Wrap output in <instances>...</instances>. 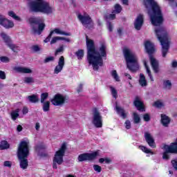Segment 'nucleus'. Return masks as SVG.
I'll list each match as a JSON object with an SVG mask.
<instances>
[{"label":"nucleus","mask_w":177,"mask_h":177,"mask_svg":"<svg viewBox=\"0 0 177 177\" xmlns=\"http://www.w3.org/2000/svg\"><path fill=\"white\" fill-rule=\"evenodd\" d=\"M86 42L87 46V62L89 66L93 67V69L96 71L99 70V67L103 66V57L107 56L106 53V45L102 44L99 50L95 46L93 40L86 37Z\"/></svg>","instance_id":"f257e3e1"},{"label":"nucleus","mask_w":177,"mask_h":177,"mask_svg":"<svg viewBox=\"0 0 177 177\" xmlns=\"http://www.w3.org/2000/svg\"><path fill=\"white\" fill-rule=\"evenodd\" d=\"M145 5L148 10L151 22L153 26L159 27L162 24V14L160 6L154 0H144Z\"/></svg>","instance_id":"f03ea898"},{"label":"nucleus","mask_w":177,"mask_h":177,"mask_svg":"<svg viewBox=\"0 0 177 177\" xmlns=\"http://www.w3.org/2000/svg\"><path fill=\"white\" fill-rule=\"evenodd\" d=\"M30 140L25 138L21 141L17 151V156L20 162V167L22 169H27L28 167V160L27 157L30 154Z\"/></svg>","instance_id":"7ed1b4c3"},{"label":"nucleus","mask_w":177,"mask_h":177,"mask_svg":"<svg viewBox=\"0 0 177 177\" xmlns=\"http://www.w3.org/2000/svg\"><path fill=\"white\" fill-rule=\"evenodd\" d=\"M28 5L32 12H40L46 15L55 12V8L45 0H28Z\"/></svg>","instance_id":"20e7f679"},{"label":"nucleus","mask_w":177,"mask_h":177,"mask_svg":"<svg viewBox=\"0 0 177 177\" xmlns=\"http://www.w3.org/2000/svg\"><path fill=\"white\" fill-rule=\"evenodd\" d=\"M155 34L162 46V56L165 57L168 50H169V40L168 39L167 30L165 28L159 26L155 29Z\"/></svg>","instance_id":"39448f33"},{"label":"nucleus","mask_w":177,"mask_h":177,"mask_svg":"<svg viewBox=\"0 0 177 177\" xmlns=\"http://www.w3.org/2000/svg\"><path fill=\"white\" fill-rule=\"evenodd\" d=\"M123 54L130 71H138L139 70V64H138V57H136L135 53L130 48L125 47L123 49Z\"/></svg>","instance_id":"423d86ee"},{"label":"nucleus","mask_w":177,"mask_h":177,"mask_svg":"<svg viewBox=\"0 0 177 177\" xmlns=\"http://www.w3.org/2000/svg\"><path fill=\"white\" fill-rule=\"evenodd\" d=\"M66 143L62 145L61 147L55 151L53 159V168L54 169H57V165H62L63 164V158L64 157V154L66 153Z\"/></svg>","instance_id":"0eeeda50"},{"label":"nucleus","mask_w":177,"mask_h":177,"mask_svg":"<svg viewBox=\"0 0 177 177\" xmlns=\"http://www.w3.org/2000/svg\"><path fill=\"white\" fill-rule=\"evenodd\" d=\"M28 23L31 24V26L39 24L38 29H35L33 28V31L36 34H38V35H41V32H42V31H44V29L45 28V24L44 23V19L41 18L30 17L28 19Z\"/></svg>","instance_id":"6e6552de"},{"label":"nucleus","mask_w":177,"mask_h":177,"mask_svg":"<svg viewBox=\"0 0 177 177\" xmlns=\"http://www.w3.org/2000/svg\"><path fill=\"white\" fill-rule=\"evenodd\" d=\"M165 152L163 153V160L169 159V153H177V140L175 142L171 143L170 145H165L163 147Z\"/></svg>","instance_id":"1a4fd4ad"},{"label":"nucleus","mask_w":177,"mask_h":177,"mask_svg":"<svg viewBox=\"0 0 177 177\" xmlns=\"http://www.w3.org/2000/svg\"><path fill=\"white\" fill-rule=\"evenodd\" d=\"M100 156V151H96L91 153H82L78 156V161L82 162V161H91V160H95L97 157Z\"/></svg>","instance_id":"9d476101"},{"label":"nucleus","mask_w":177,"mask_h":177,"mask_svg":"<svg viewBox=\"0 0 177 177\" xmlns=\"http://www.w3.org/2000/svg\"><path fill=\"white\" fill-rule=\"evenodd\" d=\"M66 100H67L66 95L58 93L53 96L50 102L53 106H63L66 103Z\"/></svg>","instance_id":"9b49d317"},{"label":"nucleus","mask_w":177,"mask_h":177,"mask_svg":"<svg viewBox=\"0 0 177 177\" xmlns=\"http://www.w3.org/2000/svg\"><path fill=\"white\" fill-rule=\"evenodd\" d=\"M103 120H102V115L99 111L95 109L93 113L92 124H94L95 128H102Z\"/></svg>","instance_id":"f8f14e48"},{"label":"nucleus","mask_w":177,"mask_h":177,"mask_svg":"<svg viewBox=\"0 0 177 177\" xmlns=\"http://www.w3.org/2000/svg\"><path fill=\"white\" fill-rule=\"evenodd\" d=\"M78 19L80 21H82L83 26H84L86 28H89L93 26V22H92V19H91V17H89V15H79Z\"/></svg>","instance_id":"ddd939ff"},{"label":"nucleus","mask_w":177,"mask_h":177,"mask_svg":"<svg viewBox=\"0 0 177 177\" xmlns=\"http://www.w3.org/2000/svg\"><path fill=\"white\" fill-rule=\"evenodd\" d=\"M0 24L5 28H12V27H15L13 21L5 18L3 15H0Z\"/></svg>","instance_id":"4468645a"},{"label":"nucleus","mask_w":177,"mask_h":177,"mask_svg":"<svg viewBox=\"0 0 177 177\" xmlns=\"http://www.w3.org/2000/svg\"><path fill=\"white\" fill-rule=\"evenodd\" d=\"M144 136L147 143L149 145V147H151V149H156V142L154 141V138H153L151 133L145 132Z\"/></svg>","instance_id":"2eb2a0df"},{"label":"nucleus","mask_w":177,"mask_h":177,"mask_svg":"<svg viewBox=\"0 0 177 177\" xmlns=\"http://www.w3.org/2000/svg\"><path fill=\"white\" fill-rule=\"evenodd\" d=\"M63 67H64V57L62 56L59 59L58 64L55 66L54 69V73L59 74V73H62Z\"/></svg>","instance_id":"dca6fc26"},{"label":"nucleus","mask_w":177,"mask_h":177,"mask_svg":"<svg viewBox=\"0 0 177 177\" xmlns=\"http://www.w3.org/2000/svg\"><path fill=\"white\" fill-rule=\"evenodd\" d=\"M14 70L17 73H21V74H32V73L31 68L24 66H16Z\"/></svg>","instance_id":"f3484780"},{"label":"nucleus","mask_w":177,"mask_h":177,"mask_svg":"<svg viewBox=\"0 0 177 177\" xmlns=\"http://www.w3.org/2000/svg\"><path fill=\"white\" fill-rule=\"evenodd\" d=\"M121 10H122V8H121V6H120V4L115 5V8L113 12V14L107 15L106 20H114V19H115V13H120Z\"/></svg>","instance_id":"a211bd4d"},{"label":"nucleus","mask_w":177,"mask_h":177,"mask_svg":"<svg viewBox=\"0 0 177 177\" xmlns=\"http://www.w3.org/2000/svg\"><path fill=\"white\" fill-rule=\"evenodd\" d=\"M145 48L147 53H148L149 55L154 53V51L156 50V49L154 48V44L150 41H147L145 42Z\"/></svg>","instance_id":"6ab92c4d"},{"label":"nucleus","mask_w":177,"mask_h":177,"mask_svg":"<svg viewBox=\"0 0 177 177\" xmlns=\"http://www.w3.org/2000/svg\"><path fill=\"white\" fill-rule=\"evenodd\" d=\"M142 26H143V15H139L136 19L134 26L136 30H139L140 28H142Z\"/></svg>","instance_id":"aec40b11"},{"label":"nucleus","mask_w":177,"mask_h":177,"mask_svg":"<svg viewBox=\"0 0 177 177\" xmlns=\"http://www.w3.org/2000/svg\"><path fill=\"white\" fill-rule=\"evenodd\" d=\"M51 34H57V35H66V37H70L71 33L65 32L64 30H62L60 28H56L50 31Z\"/></svg>","instance_id":"412c9836"},{"label":"nucleus","mask_w":177,"mask_h":177,"mask_svg":"<svg viewBox=\"0 0 177 177\" xmlns=\"http://www.w3.org/2000/svg\"><path fill=\"white\" fill-rule=\"evenodd\" d=\"M134 105L140 111H145V106L143 105V102L138 97H136L134 100Z\"/></svg>","instance_id":"4be33fe9"},{"label":"nucleus","mask_w":177,"mask_h":177,"mask_svg":"<svg viewBox=\"0 0 177 177\" xmlns=\"http://www.w3.org/2000/svg\"><path fill=\"white\" fill-rule=\"evenodd\" d=\"M150 60L154 73H158V71H160V69L158 68V61L152 56L150 57Z\"/></svg>","instance_id":"5701e85b"},{"label":"nucleus","mask_w":177,"mask_h":177,"mask_svg":"<svg viewBox=\"0 0 177 177\" xmlns=\"http://www.w3.org/2000/svg\"><path fill=\"white\" fill-rule=\"evenodd\" d=\"M160 121L163 127H168V125H169V123L171 122V118L167 116V115L162 114Z\"/></svg>","instance_id":"b1692460"},{"label":"nucleus","mask_w":177,"mask_h":177,"mask_svg":"<svg viewBox=\"0 0 177 177\" xmlns=\"http://www.w3.org/2000/svg\"><path fill=\"white\" fill-rule=\"evenodd\" d=\"M2 39H3L4 42H6V45L8 46L9 44L12 42V39H10V37L8 35V34L5 33V32H2L0 34Z\"/></svg>","instance_id":"393cba45"},{"label":"nucleus","mask_w":177,"mask_h":177,"mask_svg":"<svg viewBox=\"0 0 177 177\" xmlns=\"http://www.w3.org/2000/svg\"><path fill=\"white\" fill-rule=\"evenodd\" d=\"M115 109H116L118 114L119 115H120V117H122L123 118H127V113L124 110V109L116 105Z\"/></svg>","instance_id":"a878e982"},{"label":"nucleus","mask_w":177,"mask_h":177,"mask_svg":"<svg viewBox=\"0 0 177 177\" xmlns=\"http://www.w3.org/2000/svg\"><path fill=\"white\" fill-rule=\"evenodd\" d=\"M19 113H20V109H17L11 112V118L13 121H16L19 117L20 118V114Z\"/></svg>","instance_id":"bb28decb"},{"label":"nucleus","mask_w":177,"mask_h":177,"mask_svg":"<svg viewBox=\"0 0 177 177\" xmlns=\"http://www.w3.org/2000/svg\"><path fill=\"white\" fill-rule=\"evenodd\" d=\"M42 103V109L44 113H48L50 110V102L46 101L45 102Z\"/></svg>","instance_id":"cd10ccee"},{"label":"nucleus","mask_w":177,"mask_h":177,"mask_svg":"<svg viewBox=\"0 0 177 177\" xmlns=\"http://www.w3.org/2000/svg\"><path fill=\"white\" fill-rule=\"evenodd\" d=\"M111 75L113 80L115 81L116 82H120L121 81V78L120 77V75H118V73H117V71L113 70L111 72Z\"/></svg>","instance_id":"c85d7f7f"},{"label":"nucleus","mask_w":177,"mask_h":177,"mask_svg":"<svg viewBox=\"0 0 177 177\" xmlns=\"http://www.w3.org/2000/svg\"><path fill=\"white\" fill-rule=\"evenodd\" d=\"M139 84L141 86H147V81H146V77H145V75L142 73L140 74Z\"/></svg>","instance_id":"c756f323"},{"label":"nucleus","mask_w":177,"mask_h":177,"mask_svg":"<svg viewBox=\"0 0 177 177\" xmlns=\"http://www.w3.org/2000/svg\"><path fill=\"white\" fill-rule=\"evenodd\" d=\"M10 146L8 141L3 140L0 142V150H6V149H9Z\"/></svg>","instance_id":"7c9ffc66"},{"label":"nucleus","mask_w":177,"mask_h":177,"mask_svg":"<svg viewBox=\"0 0 177 177\" xmlns=\"http://www.w3.org/2000/svg\"><path fill=\"white\" fill-rule=\"evenodd\" d=\"M28 100L30 103H37L39 102V99L38 98V95H32L28 96Z\"/></svg>","instance_id":"2f4dec72"},{"label":"nucleus","mask_w":177,"mask_h":177,"mask_svg":"<svg viewBox=\"0 0 177 177\" xmlns=\"http://www.w3.org/2000/svg\"><path fill=\"white\" fill-rule=\"evenodd\" d=\"M153 106L157 109H162V107H165V104L161 100H158L153 103Z\"/></svg>","instance_id":"473e14b6"},{"label":"nucleus","mask_w":177,"mask_h":177,"mask_svg":"<svg viewBox=\"0 0 177 177\" xmlns=\"http://www.w3.org/2000/svg\"><path fill=\"white\" fill-rule=\"evenodd\" d=\"M7 46L11 48L12 50L15 53H17L19 52V50H20V47L16 46L15 44H13L12 41L10 42V44H8Z\"/></svg>","instance_id":"72a5a7b5"},{"label":"nucleus","mask_w":177,"mask_h":177,"mask_svg":"<svg viewBox=\"0 0 177 177\" xmlns=\"http://www.w3.org/2000/svg\"><path fill=\"white\" fill-rule=\"evenodd\" d=\"M163 88L165 89H171L172 88V83H171V81L168 80H164Z\"/></svg>","instance_id":"f704fd0d"},{"label":"nucleus","mask_w":177,"mask_h":177,"mask_svg":"<svg viewBox=\"0 0 177 177\" xmlns=\"http://www.w3.org/2000/svg\"><path fill=\"white\" fill-rule=\"evenodd\" d=\"M139 149L142 150V151H143L144 153H146L147 154H151V155L154 154V153L151 151V149H148L145 146H140Z\"/></svg>","instance_id":"c9c22d12"},{"label":"nucleus","mask_w":177,"mask_h":177,"mask_svg":"<svg viewBox=\"0 0 177 177\" xmlns=\"http://www.w3.org/2000/svg\"><path fill=\"white\" fill-rule=\"evenodd\" d=\"M8 16L12 17L14 20H17V21H21V19H20V17L16 15V14L13 11L8 12Z\"/></svg>","instance_id":"e433bc0d"},{"label":"nucleus","mask_w":177,"mask_h":177,"mask_svg":"<svg viewBox=\"0 0 177 177\" xmlns=\"http://www.w3.org/2000/svg\"><path fill=\"white\" fill-rule=\"evenodd\" d=\"M144 66L147 70V73L148 76L149 77L151 81H154V80L153 79V76L151 75V72L150 71L149 66H147V62L146 61H144Z\"/></svg>","instance_id":"4c0bfd02"},{"label":"nucleus","mask_w":177,"mask_h":177,"mask_svg":"<svg viewBox=\"0 0 177 177\" xmlns=\"http://www.w3.org/2000/svg\"><path fill=\"white\" fill-rule=\"evenodd\" d=\"M24 82L25 84H34V77H26L24 78Z\"/></svg>","instance_id":"58836bf2"},{"label":"nucleus","mask_w":177,"mask_h":177,"mask_svg":"<svg viewBox=\"0 0 177 177\" xmlns=\"http://www.w3.org/2000/svg\"><path fill=\"white\" fill-rule=\"evenodd\" d=\"M48 97H49V93H43L41 95V103H45V100H46V99H48Z\"/></svg>","instance_id":"ea45409f"},{"label":"nucleus","mask_w":177,"mask_h":177,"mask_svg":"<svg viewBox=\"0 0 177 177\" xmlns=\"http://www.w3.org/2000/svg\"><path fill=\"white\" fill-rule=\"evenodd\" d=\"M26 114H28V107L24 106L21 110V114L20 115V118H23L24 115H26Z\"/></svg>","instance_id":"a19ab883"},{"label":"nucleus","mask_w":177,"mask_h":177,"mask_svg":"<svg viewBox=\"0 0 177 177\" xmlns=\"http://www.w3.org/2000/svg\"><path fill=\"white\" fill-rule=\"evenodd\" d=\"M110 89H111V93L113 97H114L115 99H117L118 93L117 92V90L115 89V88L111 86Z\"/></svg>","instance_id":"79ce46f5"},{"label":"nucleus","mask_w":177,"mask_h":177,"mask_svg":"<svg viewBox=\"0 0 177 177\" xmlns=\"http://www.w3.org/2000/svg\"><path fill=\"white\" fill-rule=\"evenodd\" d=\"M75 55L78 59L81 60L82 57H84V50H79L77 52H76Z\"/></svg>","instance_id":"37998d69"},{"label":"nucleus","mask_w":177,"mask_h":177,"mask_svg":"<svg viewBox=\"0 0 177 177\" xmlns=\"http://www.w3.org/2000/svg\"><path fill=\"white\" fill-rule=\"evenodd\" d=\"M133 120L135 124H139L140 122V117L136 113H133Z\"/></svg>","instance_id":"c03bdc74"},{"label":"nucleus","mask_w":177,"mask_h":177,"mask_svg":"<svg viewBox=\"0 0 177 177\" xmlns=\"http://www.w3.org/2000/svg\"><path fill=\"white\" fill-rule=\"evenodd\" d=\"M60 39H63V37L59 36L55 37L51 39L50 44L53 45V44H56V42H57V41H60Z\"/></svg>","instance_id":"a18cd8bd"},{"label":"nucleus","mask_w":177,"mask_h":177,"mask_svg":"<svg viewBox=\"0 0 177 177\" xmlns=\"http://www.w3.org/2000/svg\"><path fill=\"white\" fill-rule=\"evenodd\" d=\"M55 60V57L50 56L47 57L44 59V63H50V62H53Z\"/></svg>","instance_id":"49530a36"},{"label":"nucleus","mask_w":177,"mask_h":177,"mask_svg":"<svg viewBox=\"0 0 177 177\" xmlns=\"http://www.w3.org/2000/svg\"><path fill=\"white\" fill-rule=\"evenodd\" d=\"M3 167H6L7 168H12V161H9V160L4 161Z\"/></svg>","instance_id":"de8ad7c7"},{"label":"nucleus","mask_w":177,"mask_h":177,"mask_svg":"<svg viewBox=\"0 0 177 177\" xmlns=\"http://www.w3.org/2000/svg\"><path fill=\"white\" fill-rule=\"evenodd\" d=\"M93 169L94 171H95V172H98V173L102 172V167L97 165H93Z\"/></svg>","instance_id":"09e8293b"},{"label":"nucleus","mask_w":177,"mask_h":177,"mask_svg":"<svg viewBox=\"0 0 177 177\" xmlns=\"http://www.w3.org/2000/svg\"><path fill=\"white\" fill-rule=\"evenodd\" d=\"M124 127L126 129H131V121L126 120V122H124Z\"/></svg>","instance_id":"8fccbe9b"},{"label":"nucleus","mask_w":177,"mask_h":177,"mask_svg":"<svg viewBox=\"0 0 177 177\" xmlns=\"http://www.w3.org/2000/svg\"><path fill=\"white\" fill-rule=\"evenodd\" d=\"M0 60L2 63H9V59L8 57H1Z\"/></svg>","instance_id":"3c124183"},{"label":"nucleus","mask_w":177,"mask_h":177,"mask_svg":"<svg viewBox=\"0 0 177 177\" xmlns=\"http://www.w3.org/2000/svg\"><path fill=\"white\" fill-rule=\"evenodd\" d=\"M32 49L34 50V52H39V50H41V48L38 45L33 46Z\"/></svg>","instance_id":"603ef678"},{"label":"nucleus","mask_w":177,"mask_h":177,"mask_svg":"<svg viewBox=\"0 0 177 177\" xmlns=\"http://www.w3.org/2000/svg\"><path fill=\"white\" fill-rule=\"evenodd\" d=\"M0 78L1 80H6V74L5 72L0 71Z\"/></svg>","instance_id":"864d4df0"},{"label":"nucleus","mask_w":177,"mask_h":177,"mask_svg":"<svg viewBox=\"0 0 177 177\" xmlns=\"http://www.w3.org/2000/svg\"><path fill=\"white\" fill-rule=\"evenodd\" d=\"M53 35L51 33V32H50V34L48 35V36L44 39V42L46 44L48 42H49V41H50V39L52 38V36Z\"/></svg>","instance_id":"5fc2aeb1"},{"label":"nucleus","mask_w":177,"mask_h":177,"mask_svg":"<svg viewBox=\"0 0 177 177\" xmlns=\"http://www.w3.org/2000/svg\"><path fill=\"white\" fill-rule=\"evenodd\" d=\"M63 50H64V47L63 46H61L58 49H57L55 55H59V53L63 52Z\"/></svg>","instance_id":"6e6d98bb"},{"label":"nucleus","mask_w":177,"mask_h":177,"mask_svg":"<svg viewBox=\"0 0 177 177\" xmlns=\"http://www.w3.org/2000/svg\"><path fill=\"white\" fill-rule=\"evenodd\" d=\"M171 164L173 165V168L177 171V160H171Z\"/></svg>","instance_id":"4d7b16f0"},{"label":"nucleus","mask_w":177,"mask_h":177,"mask_svg":"<svg viewBox=\"0 0 177 177\" xmlns=\"http://www.w3.org/2000/svg\"><path fill=\"white\" fill-rule=\"evenodd\" d=\"M35 128L36 131H39V129H41V124L39 122H36L35 124Z\"/></svg>","instance_id":"13d9d810"},{"label":"nucleus","mask_w":177,"mask_h":177,"mask_svg":"<svg viewBox=\"0 0 177 177\" xmlns=\"http://www.w3.org/2000/svg\"><path fill=\"white\" fill-rule=\"evenodd\" d=\"M144 120L145 121H150V115L149 114L144 115Z\"/></svg>","instance_id":"bf43d9fd"},{"label":"nucleus","mask_w":177,"mask_h":177,"mask_svg":"<svg viewBox=\"0 0 177 177\" xmlns=\"http://www.w3.org/2000/svg\"><path fill=\"white\" fill-rule=\"evenodd\" d=\"M107 27L109 31H113V25H111L110 23L107 24Z\"/></svg>","instance_id":"052dcab7"},{"label":"nucleus","mask_w":177,"mask_h":177,"mask_svg":"<svg viewBox=\"0 0 177 177\" xmlns=\"http://www.w3.org/2000/svg\"><path fill=\"white\" fill-rule=\"evenodd\" d=\"M17 131L18 132H21L23 131V127H21V125H18L17 127Z\"/></svg>","instance_id":"680f3d73"},{"label":"nucleus","mask_w":177,"mask_h":177,"mask_svg":"<svg viewBox=\"0 0 177 177\" xmlns=\"http://www.w3.org/2000/svg\"><path fill=\"white\" fill-rule=\"evenodd\" d=\"M61 38H63V39H60V41H66V42H71V40L68 38H66L64 37H61Z\"/></svg>","instance_id":"e2e57ef3"},{"label":"nucleus","mask_w":177,"mask_h":177,"mask_svg":"<svg viewBox=\"0 0 177 177\" xmlns=\"http://www.w3.org/2000/svg\"><path fill=\"white\" fill-rule=\"evenodd\" d=\"M104 162H105V164H110V162H111V160H110V158H105Z\"/></svg>","instance_id":"0e129e2a"},{"label":"nucleus","mask_w":177,"mask_h":177,"mask_svg":"<svg viewBox=\"0 0 177 177\" xmlns=\"http://www.w3.org/2000/svg\"><path fill=\"white\" fill-rule=\"evenodd\" d=\"M82 84H80L79 86L77 87V92H81L82 91Z\"/></svg>","instance_id":"69168bd1"},{"label":"nucleus","mask_w":177,"mask_h":177,"mask_svg":"<svg viewBox=\"0 0 177 177\" xmlns=\"http://www.w3.org/2000/svg\"><path fill=\"white\" fill-rule=\"evenodd\" d=\"M124 76L128 78V80H132V76L128 73H124Z\"/></svg>","instance_id":"338daca9"},{"label":"nucleus","mask_w":177,"mask_h":177,"mask_svg":"<svg viewBox=\"0 0 177 177\" xmlns=\"http://www.w3.org/2000/svg\"><path fill=\"white\" fill-rule=\"evenodd\" d=\"M172 67L174 68H176L177 67V62L176 61H174L171 64Z\"/></svg>","instance_id":"774afa93"}]
</instances>
